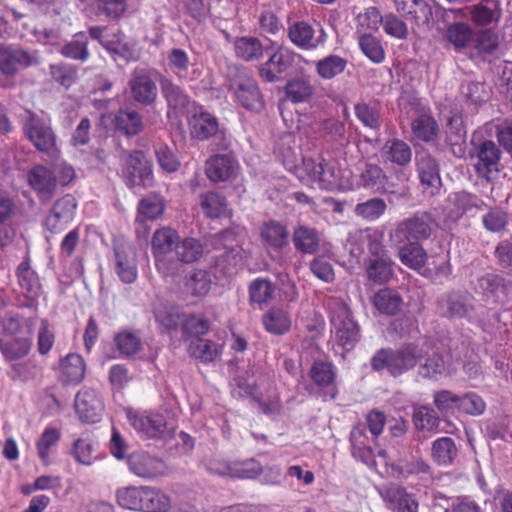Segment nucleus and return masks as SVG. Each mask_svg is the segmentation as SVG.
Masks as SVG:
<instances>
[{"instance_id":"nucleus-28","label":"nucleus","mask_w":512,"mask_h":512,"mask_svg":"<svg viewBox=\"0 0 512 512\" xmlns=\"http://www.w3.org/2000/svg\"><path fill=\"white\" fill-rule=\"evenodd\" d=\"M239 169L237 159L231 154H216L206 161V175L212 182H226L234 179Z\"/></svg>"},{"instance_id":"nucleus-53","label":"nucleus","mask_w":512,"mask_h":512,"mask_svg":"<svg viewBox=\"0 0 512 512\" xmlns=\"http://www.w3.org/2000/svg\"><path fill=\"white\" fill-rule=\"evenodd\" d=\"M320 134L328 143L344 147L349 143L344 122L337 118L325 119L320 125Z\"/></svg>"},{"instance_id":"nucleus-13","label":"nucleus","mask_w":512,"mask_h":512,"mask_svg":"<svg viewBox=\"0 0 512 512\" xmlns=\"http://www.w3.org/2000/svg\"><path fill=\"white\" fill-rule=\"evenodd\" d=\"M38 63L36 50L24 49L17 45L0 44V74L11 77L19 70Z\"/></svg>"},{"instance_id":"nucleus-50","label":"nucleus","mask_w":512,"mask_h":512,"mask_svg":"<svg viewBox=\"0 0 512 512\" xmlns=\"http://www.w3.org/2000/svg\"><path fill=\"white\" fill-rule=\"evenodd\" d=\"M315 30L305 21H297L288 28L289 40L298 48L313 51Z\"/></svg>"},{"instance_id":"nucleus-47","label":"nucleus","mask_w":512,"mask_h":512,"mask_svg":"<svg viewBox=\"0 0 512 512\" xmlns=\"http://www.w3.org/2000/svg\"><path fill=\"white\" fill-rule=\"evenodd\" d=\"M366 275L375 284H384L393 276V261L390 256L369 258L366 263Z\"/></svg>"},{"instance_id":"nucleus-60","label":"nucleus","mask_w":512,"mask_h":512,"mask_svg":"<svg viewBox=\"0 0 512 512\" xmlns=\"http://www.w3.org/2000/svg\"><path fill=\"white\" fill-rule=\"evenodd\" d=\"M170 507V499L161 490L143 486L141 511L167 512Z\"/></svg>"},{"instance_id":"nucleus-8","label":"nucleus","mask_w":512,"mask_h":512,"mask_svg":"<svg viewBox=\"0 0 512 512\" xmlns=\"http://www.w3.org/2000/svg\"><path fill=\"white\" fill-rule=\"evenodd\" d=\"M440 313L451 319L465 318L470 323L480 324L481 319L474 297L467 291H451L438 301Z\"/></svg>"},{"instance_id":"nucleus-45","label":"nucleus","mask_w":512,"mask_h":512,"mask_svg":"<svg viewBox=\"0 0 512 512\" xmlns=\"http://www.w3.org/2000/svg\"><path fill=\"white\" fill-rule=\"evenodd\" d=\"M62 380L67 384H78L85 376L86 365L81 355L70 353L60 363Z\"/></svg>"},{"instance_id":"nucleus-54","label":"nucleus","mask_w":512,"mask_h":512,"mask_svg":"<svg viewBox=\"0 0 512 512\" xmlns=\"http://www.w3.org/2000/svg\"><path fill=\"white\" fill-rule=\"evenodd\" d=\"M60 53L66 58L86 62L90 57L88 50V37L85 32L76 33L73 38L66 42L61 48Z\"/></svg>"},{"instance_id":"nucleus-52","label":"nucleus","mask_w":512,"mask_h":512,"mask_svg":"<svg viewBox=\"0 0 512 512\" xmlns=\"http://www.w3.org/2000/svg\"><path fill=\"white\" fill-rule=\"evenodd\" d=\"M348 61L336 54H330L315 62L317 75L323 80H331L342 74Z\"/></svg>"},{"instance_id":"nucleus-32","label":"nucleus","mask_w":512,"mask_h":512,"mask_svg":"<svg viewBox=\"0 0 512 512\" xmlns=\"http://www.w3.org/2000/svg\"><path fill=\"white\" fill-rule=\"evenodd\" d=\"M292 243L296 252L303 255H316L320 251L321 234L312 226L300 224L293 229Z\"/></svg>"},{"instance_id":"nucleus-33","label":"nucleus","mask_w":512,"mask_h":512,"mask_svg":"<svg viewBox=\"0 0 512 512\" xmlns=\"http://www.w3.org/2000/svg\"><path fill=\"white\" fill-rule=\"evenodd\" d=\"M413 137L421 142L433 144L438 140L439 125L430 110L420 111L411 122Z\"/></svg>"},{"instance_id":"nucleus-20","label":"nucleus","mask_w":512,"mask_h":512,"mask_svg":"<svg viewBox=\"0 0 512 512\" xmlns=\"http://www.w3.org/2000/svg\"><path fill=\"white\" fill-rule=\"evenodd\" d=\"M455 372L452 358L448 353L434 351L420 359L417 375L426 380L438 381L451 376Z\"/></svg>"},{"instance_id":"nucleus-44","label":"nucleus","mask_w":512,"mask_h":512,"mask_svg":"<svg viewBox=\"0 0 512 512\" xmlns=\"http://www.w3.org/2000/svg\"><path fill=\"white\" fill-rule=\"evenodd\" d=\"M402 244L398 252L401 263L412 270L419 271L422 269L428 259L422 243L403 242Z\"/></svg>"},{"instance_id":"nucleus-11","label":"nucleus","mask_w":512,"mask_h":512,"mask_svg":"<svg viewBox=\"0 0 512 512\" xmlns=\"http://www.w3.org/2000/svg\"><path fill=\"white\" fill-rule=\"evenodd\" d=\"M126 185L131 189L146 188L153 185L152 164L143 151H132L122 169Z\"/></svg>"},{"instance_id":"nucleus-61","label":"nucleus","mask_w":512,"mask_h":512,"mask_svg":"<svg viewBox=\"0 0 512 512\" xmlns=\"http://www.w3.org/2000/svg\"><path fill=\"white\" fill-rule=\"evenodd\" d=\"M472 28L465 22H454L446 28L445 39L459 52L465 49L472 39Z\"/></svg>"},{"instance_id":"nucleus-23","label":"nucleus","mask_w":512,"mask_h":512,"mask_svg":"<svg viewBox=\"0 0 512 512\" xmlns=\"http://www.w3.org/2000/svg\"><path fill=\"white\" fill-rule=\"evenodd\" d=\"M76 207V199L70 194L58 199L46 217V228L52 233H60L66 229L75 217Z\"/></svg>"},{"instance_id":"nucleus-14","label":"nucleus","mask_w":512,"mask_h":512,"mask_svg":"<svg viewBox=\"0 0 512 512\" xmlns=\"http://www.w3.org/2000/svg\"><path fill=\"white\" fill-rule=\"evenodd\" d=\"M412 149L404 140L393 138L387 140L381 148V157L385 164H391L397 181L403 183L408 180L405 168L412 160Z\"/></svg>"},{"instance_id":"nucleus-2","label":"nucleus","mask_w":512,"mask_h":512,"mask_svg":"<svg viewBox=\"0 0 512 512\" xmlns=\"http://www.w3.org/2000/svg\"><path fill=\"white\" fill-rule=\"evenodd\" d=\"M422 358V349L414 343H407L398 349L388 347L377 350L370 359V366L374 372L387 371L391 376L398 377L417 367Z\"/></svg>"},{"instance_id":"nucleus-27","label":"nucleus","mask_w":512,"mask_h":512,"mask_svg":"<svg viewBox=\"0 0 512 512\" xmlns=\"http://www.w3.org/2000/svg\"><path fill=\"white\" fill-rule=\"evenodd\" d=\"M470 19L476 27L495 28L502 19V0H479L469 8Z\"/></svg>"},{"instance_id":"nucleus-49","label":"nucleus","mask_w":512,"mask_h":512,"mask_svg":"<svg viewBox=\"0 0 512 512\" xmlns=\"http://www.w3.org/2000/svg\"><path fill=\"white\" fill-rule=\"evenodd\" d=\"M449 199L456 209L457 217L464 214H475L486 207L485 202L479 196L467 191L456 192Z\"/></svg>"},{"instance_id":"nucleus-57","label":"nucleus","mask_w":512,"mask_h":512,"mask_svg":"<svg viewBox=\"0 0 512 512\" xmlns=\"http://www.w3.org/2000/svg\"><path fill=\"white\" fill-rule=\"evenodd\" d=\"M384 233L377 228H368L359 232V243L365 245L370 258L390 256L384 244Z\"/></svg>"},{"instance_id":"nucleus-41","label":"nucleus","mask_w":512,"mask_h":512,"mask_svg":"<svg viewBox=\"0 0 512 512\" xmlns=\"http://www.w3.org/2000/svg\"><path fill=\"white\" fill-rule=\"evenodd\" d=\"M31 337H11L0 339V352L7 362H15L25 358L31 351Z\"/></svg>"},{"instance_id":"nucleus-15","label":"nucleus","mask_w":512,"mask_h":512,"mask_svg":"<svg viewBox=\"0 0 512 512\" xmlns=\"http://www.w3.org/2000/svg\"><path fill=\"white\" fill-rule=\"evenodd\" d=\"M415 167L424 193L434 196L442 187L440 166L434 156L427 150L417 151L415 155Z\"/></svg>"},{"instance_id":"nucleus-22","label":"nucleus","mask_w":512,"mask_h":512,"mask_svg":"<svg viewBox=\"0 0 512 512\" xmlns=\"http://www.w3.org/2000/svg\"><path fill=\"white\" fill-rule=\"evenodd\" d=\"M131 98L142 106H151L156 102L158 88L151 73L145 69H136L128 82Z\"/></svg>"},{"instance_id":"nucleus-16","label":"nucleus","mask_w":512,"mask_h":512,"mask_svg":"<svg viewBox=\"0 0 512 512\" xmlns=\"http://www.w3.org/2000/svg\"><path fill=\"white\" fill-rule=\"evenodd\" d=\"M127 417L131 426L145 438H165L173 430L168 428L165 417L159 413L129 411Z\"/></svg>"},{"instance_id":"nucleus-34","label":"nucleus","mask_w":512,"mask_h":512,"mask_svg":"<svg viewBox=\"0 0 512 512\" xmlns=\"http://www.w3.org/2000/svg\"><path fill=\"white\" fill-rule=\"evenodd\" d=\"M284 91L286 99L294 104L309 102L314 95L311 76L303 72L296 74L287 80Z\"/></svg>"},{"instance_id":"nucleus-17","label":"nucleus","mask_w":512,"mask_h":512,"mask_svg":"<svg viewBox=\"0 0 512 512\" xmlns=\"http://www.w3.org/2000/svg\"><path fill=\"white\" fill-rule=\"evenodd\" d=\"M25 136L41 152H50L56 146V135L49 120L30 114L23 121Z\"/></svg>"},{"instance_id":"nucleus-26","label":"nucleus","mask_w":512,"mask_h":512,"mask_svg":"<svg viewBox=\"0 0 512 512\" xmlns=\"http://www.w3.org/2000/svg\"><path fill=\"white\" fill-rule=\"evenodd\" d=\"M179 238L178 232L168 227L158 229L153 234L151 245L155 256V264L158 271L164 276L170 274V269L166 267L167 263L162 257L173 250L175 251Z\"/></svg>"},{"instance_id":"nucleus-48","label":"nucleus","mask_w":512,"mask_h":512,"mask_svg":"<svg viewBox=\"0 0 512 512\" xmlns=\"http://www.w3.org/2000/svg\"><path fill=\"white\" fill-rule=\"evenodd\" d=\"M165 209L163 198L158 194H150L143 198L138 205V216L136 219V232L139 233L140 227L145 220H155L160 217Z\"/></svg>"},{"instance_id":"nucleus-29","label":"nucleus","mask_w":512,"mask_h":512,"mask_svg":"<svg viewBox=\"0 0 512 512\" xmlns=\"http://www.w3.org/2000/svg\"><path fill=\"white\" fill-rule=\"evenodd\" d=\"M129 470L141 478H154L163 474L165 465L159 458L144 451H134L127 458Z\"/></svg>"},{"instance_id":"nucleus-24","label":"nucleus","mask_w":512,"mask_h":512,"mask_svg":"<svg viewBox=\"0 0 512 512\" xmlns=\"http://www.w3.org/2000/svg\"><path fill=\"white\" fill-rule=\"evenodd\" d=\"M74 407L79 419L89 424L99 422L104 409L98 392L89 388H84L76 394Z\"/></svg>"},{"instance_id":"nucleus-3","label":"nucleus","mask_w":512,"mask_h":512,"mask_svg":"<svg viewBox=\"0 0 512 512\" xmlns=\"http://www.w3.org/2000/svg\"><path fill=\"white\" fill-rule=\"evenodd\" d=\"M228 90L237 104L249 112L259 113L264 108L263 96L249 69L240 64L227 66Z\"/></svg>"},{"instance_id":"nucleus-43","label":"nucleus","mask_w":512,"mask_h":512,"mask_svg":"<svg viewBox=\"0 0 512 512\" xmlns=\"http://www.w3.org/2000/svg\"><path fill=\"white\" fill-rule=\"evenodd\" d=\"M261 239L270 247L281 250L288 245L289 232L287 227L279 221L265 222L260 230Z\"/></svg>"},{"instance_id":"nucleus-40","label":"nucleus","mask_w":512,"mask_h":512,"mask_svg":"<svg viewBox=\"0 0 512 512\" xmlns=\"http://www.w3.org/2000/svg\"><path fill=\"white\" fill-rule=\"evenodd\" d=\"M230 43L233 44L236 57L245 62L259 61L263 57L264 46L257 37H234Z\"/></svg>"},{"instance_id":"nucleus-10","label":"nucleus","mask_w":512,"mask_h":512,"mask_svg":"<svg viewBox=\"0 0 512 512\" xmlns=\"http://www.w3.org/2000/svg\"><path fill=\"white\" fill-rule=\"evenodd\" d=\"M356 185L375 194H386L394 191L396 184L389 180L385 170L370 161H360L356 166Z\"/></svg>"},{"instance_id":"nucleus-59","label":"nucleus","mask_w":512,"mask_h":512,"mask_svg":"<svg viewBox=\"0 0 512 512\" xmlns=\"http://www.w3.org/2000/svg\"><path fill=\"white\" fill-rule=\"evenodd\" d=\"M354 113L360 123L376 133L382 127V116L380 108L377 105H371L366 102L357 103L354 106Z\"/></svg>"},{"instance_id":"nucleus-51","label":"nucleus","mask_w":512,"mask_h":512,"mask_svg":"<svg viewBox=\"0 0 512 512\" xmlns=\"http://www.w3.org/2000/svg\"><path fill=\"white\" fill-rule=\"evenodd\" d=\"M154 317L163 331L173 332L182 326L184 313L176 306H159L154 309Z\"/></svg>"},{"instance_id":"nucleus-64","label":"nucleus","mask_w":512,"mask_h":512,"mask_svg":"<svg viewBox=\"0 0 512 512\" xmlns=\"http://www.w3.org/2000/svg\"><path fill=\"white\" fill-rule=\"evenodd\" d=\"M481 222L486 231L501 233L509 223V215L502 207H489L488 211L482 215Z\"/></svg>"},{"instance_id":"nucleus-56","label":"nucleus","mask_w":512,"mask_h":512,"mask_svg":"<svg viewBox=\"0 0 512 512\" xmlns=\"http://www.w3.org/2000/svg\"><path fill=\"white\" fill-rule=\"evenodd\" d=\"M175 253L180 262L191 264L200 260L204 253V247L199 239L185 237L178 240Z\"/></svg>"},{"instance_id":"nucleus-5","label":"nucleus","mask_w":512,"mask_h":512,"mask_svg":"<svg viewBox=\"0 0 512 512\" xmlns=\"http://www.w3.org/2000/svg\"><path fill=\"white\" fill-rule=\"evenodd\" d=\"M501 149L493 140L473 134L469 155L477 174L491 181L500 171Z\"/></svg>"},{"instance_id":"nucleus-35","label":"nucleus","mask_w":512,"mask_h":512,"mask_svg":"<svg viewBox=\"0 0 512 512\" xmlns=\"http://www.w3.org/2000/svg\"><path fill=\"white\" fill-rule=\"evenodd\" d=\"M27 180L40 198L51 197L57 186L55 174L43 165L31 168L27 174Z\"/></svg>"},{"instance_id":"nucleus-4","label":"nucleus","mask_w":512,"mask_h":512,"mask_svg":"<svg viewBox=\"0 0 512 512\" xmlns=\"http://www.w3.org/2000/svg\"><path fill=\"white\" fill-rule=\"evenodd\" d=\"M437 227V221L431 212L417 211L397 222L390 232V238L396 243H423L431 239Z\"/></svg>"},{"instance_id":"nucleus-38","label":"nucleus","mask_w":512,"mask_h":512,"mask_svg":"<svg viewBox=\"0 0 512 512\" xmlns=\"http://www.w3.org/2000/svg\"><path fill=\"white\" fill-rule=\"evenodd\" d=\"M372 303L379 313L394 316L402 311L404 299L397 289L384 287L374 294Z\"/></svg>"},{"instance_id":"nucleus-21","label":"nucleus","mask_w":512,"mask_h":512,"mask_svg":"<svg viewBox=\"0 0 512 512\" xmlns=\"http://www.w3.org/2000/svg\"><path fill=\"white\" fill-rule=\"evenodd\" d=\"M301 55L286 47H278L259 70L260 77L267 83L281 81L284 74Z\"/></svg>"},{"instance_id":"nucleus-6","label":"nucleus","mask_w":512,"mask_h":512,"mask_svg":"<svg viewBox=\"0 0 512 512\" xmlns=\"http://www.w3.org/2000/svg\"><path fill=\"white\" fill-rule=\"evenodd\" d=\"M303 171L311 182L318 184L321 189L336 190L348 186V181L343 177L336 160L304 158Z\"/></svg>"},{"instance_id":"nucleus-31","label":"nucleus","mask_w":512,"mask_h":512,"mask_svg":"<svg viewBox=\"0 0 512 512\" xmlns=\"http://www.w3.org/2000/svg\"><path fill=\"white\" fill-rule=\"evenodd\" d=\"M167 61L170 71L180 81L192 82L201 76L200 70L191 63L188 53L182 48H173L168 52Z\"/></svg>"},{"instance_id":"nucleus-1","label":"nucleus","mask_w":512,"mask_h":512,"mask_svg":"<svg viewBox=\"0 0 512 512\" xmlns=\"http://www.w3.org/2000/svg\"><path fill=\"white\" fill-rule=\"evenodd\" d=\"M328 309L333 351L336 355L344 357L360 341V327L354 320L350 308L343 301L338 299L330 301Z\"/></svg>"},{"instance_id":"nucleus-30","label":"nucleus","mask_w":512,"mask_h":512,"mask_svg":"<svg viewBox=\"0 0 512 512\" xmlns=\"http://www.w3.org/2000/svg\"><path fill=\"white\" fill-rule=\"evenodd\" d=\"M376 438L372 436L370 438L367 435L366 425L364 423H358L353 426L350 432V447L352 456L366 465H372L375 463L374 451L371 443Z\"/></svg>"},{"instance_id":"nucleus-25","label":"nucleus","mask_w":512,"mask_h":512,"mask_svg":"<svg viewBox=\"0 0 512 512\" xmlns=\"http://www.w3.org/2000/svg\"><path fill=\"white\" fill-rule=\"evenodd\" d=\"M475 291L487 299L504 302L512 294V281L505 280L497 273H485L477 278Z\"/></svg>"},{"instance_id":"nucleus-9","label":"nucleus","mask_w":512,"mask_h":512,"mask_svg":"<svg viewBox=\"0 0 512 512\" xmlns=\"http://www.w3.org/2000/svg\"><path fill=\"white\" fill-rule=\"evenodd\" d=\"M188 122L193 138L203 141L215 137V140L218 141L216 143L218 150H227L229 148L230 141L225 136L224 131L219 129L218 119L210 112L204 110L202 106H195Z\"/></svg>"},{"instance_id":"nucleus-62","label":"nucleus","mask_w":512,"mask_h":512,"mask_svg":"<svg viewBox=\"0 0 512 512\" xmlns=\"http://www.w3.org/2000/svg\"><path fill=\"white\" fill-rule=\"evenodd\" d=\"M499 45V34L494 28H482L475 35L474 48L480 55L493 56Z\"/></svg>"},{"instance_id":"nucleus-37","label":"nucleus","mask_w":512,"mask_h":512,"mask_svg":"<svg viewBox=\"0 0 512 512\" xmlns=\"http://www.w3.org/2000/svg\"><path fill=\"white\" fill-rule=\"evenodd\" d=\"M16 276L24 296L29 300L36 301L41 294L42 284L37 272L31 268L29 257H26L18 265Z\"/></svg>"},{"instance_id":"nucleus-42","label":"nucleus","mask_w":512,"mask_h":512,"mask_svg":"<svg viewBox=\"0 0 512 512\" xmlns=\"http://www.w3.org/2000/svg\"><path fill=\"white\" fill-rule=\"evenodd\" d=\"M262 324L268 333L280 336L290 330L291 317L287 311L272 307L263 314Z\"/></svg>"},{"instance_id":"nucleus-36","label":"nucleus","mask_w":512,"mask_h":512,"mask_svg":"<svg viewBox=\"0 0 512 512\" xmlns=\"http://www.w3.org/2000/svg\"><path fill=\"white\" fill-rule=\"evenodd\" d=\"M432 461L439 467L448 468L455 465L459 456V448L453 438L438 437L431 443Z\"/></svg>"},{"instance_id":"nucleus-39","label":"nucleus","mask_w":512,"mask_h":512,"mask_svg":"<svg viewBox=\"0 0 512 512\" xmlns=\"http://www.w3.org/2000/svg\"><path fill=\"white\" fill-rule=\"evenodd\" d=\"M61 440V432L56 427H46L35 442L37 456L45 467L52 464V454Z\"/></svg>"},{"instance_id":"nucleus-12","label":"nucleus","mask_w":512,"mask_h":512,"mask_svg":"<svg viewBox=\"0 0 512 512\" xmlns=\"http://www.w3.org/2000/svg\"><path fill=\"white\" fill-rule=\"evenodd\" d=\"M393 473L400 479L415 481L423 487L430 486L434 481L435 470L421 456H410L400 459L391 466Z\"/></svg>"},{"instance_id":"nucleus-7","label":"nucleus","mask_w":512,"mask_h":512,"mask_svg":"<svg viewBox=\"0 0 512 512\" xmlns=\"http://www.w3.org/2000/svg\"><path fill=\"white\" fill-rule=\"evenodd\" d=\"M211 244L215 250L221 251L215 256V266L225 274H232L233 269L243 261V249L238 244L236 232L225 229L211 237Z\"/></svg>"},{"instance_id":"nucleus-18","label":"nucleus","mask_w":512,"mask_h":512,"mask_svg":"<svg viewBox=\"0 0 512 512\" xmlns=\"http://www.w3.org/2000/svg\"><path fill=\"white\" fill-rule=\"evenodd\" d=\"M114 269L119 279L126 284L136 281L138 276L136 252L132 244L124 239L113 242Z\"/></svg>"},{"instance_id":"nucleus-46","label":"nucleus","mask_w":512,"mask_h":512,"mask_svg":"<svg viewBox=\"0 0 512 512\" xmlns=\"http://www.w3.org/2000/svg\"><path fill=\"white\" fill-rule=\"evenodd\" d=\"M189 353L203 363L216 361L222 354L223 344L209 339H194L189 344Z\"/></svg>"},{"instance_id":"nucleus-55","label":"nucleus","mask_w":512,"mask_h":512,"mask_svg":"<svg viewBox=\"0 0 512 512\" xmlns=\"http://www.w3.org/2000/svg\"><path fill=\"white\" fill-rule=\"evenodd\" d=\"M210 325V321L203 313H184L181 326L182 336L185 339H198L209 331Z\"/></svg>"},{"instance_id":"nucleus-19","label":"nucleus","mask_w":512,"mask_h":512,"mask_svg":"<svg viewBox=\"0 0 512 512\" xmlns=\"http://www.w3.org/2000/svg\"><path fill=\"white\" fill-rule=\"evenodd\" d=\"M160 91L167 105V116L178 117L189 112V106L195 102L191 100L186 90L175 83L171 78H160Z\"/></svg>"},{"instance_id":"nucleus-58","label":"nucleus","mask_w":512,"mask_h":512,"mask_svg":"<svg viewBox=\"0 0 512 512\" xmlns=\"http://www.w3.org/2000/svg\"><path fill=\"white\" fill-rule=\"evenodd\" d=\"M412 419L416 430L438 433L441 420L433 408L425 405L416 407Z\"/></svg>"},{"instance_id":"nucleus-63","label":"nucleus","mask_w":512,"mask_h":512,"mask_svg":"<svg viewBox=\"0 0 512 512\" xmlns=\"http://www.w3.org/2000/svg\"><path fill=\"white\" fill-rule=\"evenodd\" d=\"M40 372L41 367L39 366L37 360L35 358H29L25 361L11 364L7 375L13 381L26 383L36 379Z\"/></svg>"}]
</instances>
